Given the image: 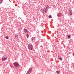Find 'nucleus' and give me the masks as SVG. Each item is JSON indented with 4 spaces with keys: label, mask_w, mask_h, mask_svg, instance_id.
<instances>
[{
    "label": "nucleus",
    "mask_w": 74,
    "mask_h": 74,
    "mask_svg": "<svg viewBox=\"0 0 74 74\" xmlns=\"http://www.w3.org/2000/svg\"><path fill=\"white\" fill-rule=\"evenodd\" d=\"M56 73L57 74H59L60 73V71H56Z\"/></svg>",
    "instance_id": "11"
},
{
    "label": "nucleus",
    "mask_w": 74,
    "mask_h": 74,
    "mask_svg": "<svg viewBox=\"0 0 74 74\" xmlns=\"http://www.w3.org/2000/svg\"><path fill=\"white\" fill-rule=\"evenodd\" d=\"M13 64L15 67H18L19 66V64L18 63L16 62L14 63Z\"/></svg>",
    "instance_id": "2"
},
{
    "label": "nucleus",
    "mask_w": 74,
    "mask_h": 74,
    "mask_svg": "<svg viewBox=\"0 0 74 74\" xmlns=\"http://www.w3.org/2000/svg\"><path fill=\"white\" fill-rule=\"evenodd\" d=\"M5 38H6V39H8V38H9L8 37V36H6L5 37Z\"/></svg>",
    "instance_id": "15"
},
{
    "label": "nucleus",
    "mask_w": 74,
    "mask_h": 74,
    "mask_svg": "<svg viewBox=\"0 0 74 74\" xmlns=\"http://www.w3.org/2000/svg\"><path fill=\"white\" fill-rule=\"evenodd\" d=\"M43 12H42L43 13H44V12H47V10H43Z\"/></svg>",
    "instance_id": "7"
},
{
    "label": "nucleus",
    "mask_w": 74,
    "mask_h": 74,
    "mask_svg": "<svg viewBox=\"0 0 74 74\" xmlns=\"http://www.w3.org/2000/svg\"><path fill=\"white\" fill-rule=\"evenodd\" d=\"M60 60H62V59L61 58H59Z\"/></svg>",
    "instance_id": "17"
},
{
    "label": "nucleus",
    "mask_w": 74,
    "mask_h": 74,
    "mask_svg": "<svg viewBox=\"0 0 74 74\" xmlns=\"http://www.w3.org/2000/svg\"><path fill=\"white\" fill-rule=\"evenodd\" d=\"M28 46V49H29V50H33V46H32V45L29 44Z\"/></svg>",
    "instance_id": "1"
},
{
    "label": "nucleus",
    "mask_w": 74,
    "mask_h": 74,
    "mask_svg": "<svg viewBox=\"0 0 74 74\" xmlns=\"http://www.w3.org/2000/svg\"><path fill=\"white\" fill-rule=\"evenodd\" d=\"M18 35L17 34L15 35V38H16V39H17V38H18Z\"/></svg>",
    "instance_id": "6"
},
{
    "label": "nucleus",
    "mask_w": 74,
    "mask_h": 74,
    "mask_svg": "<svg viewBox=\"0 0 74 74\" xmlns=\"http://www.w3.org/2000/svg\"><path fill=\"white\" fill-rule=\"evenodd\" d=\"M3 1V0H0V4L2 3Z\"/></svg>",
    "instance_id": "12"
},
{
    "label": "nucleus",
    "mask_w": 74,
    "mask_h": 74,
    "mask_svg": "<svg viewBox=\"0 0 74 74\" xmlns=\"http://www.w3.org/2000/svg\"><path fill=\"white\" fill-rule=\"evenodd\" d=\"M73 56H74V53H73Z\"/></svg>",
    "instance_id": "18"
},
{
    "label": "nucleus",
    "mask_w": 74,
    "mask_h": 74,
    "mask_svg": "<svg viewBox=\"0 0 74 74\" xmlns=\"http://www.w3.org/2000/svg\"><path fill=\"white\" fill-rule=\"evenodd\" d=\"M46 9H49V7L48 5H46Z\"/></svg>",
    "instance_id": "5"
},
{
    "label": "nucleus",
    "mask_w": 74,
    "mask_h": 74,
    "mask_svg": "<svg viewBox=\"0 0 74 74\" xmlns=\"http://www.w3.org/2000/svg\"><path fill=\"white\" fill-rule=\"evenodd\" d=\"M58 15L59 16H61L62 15V13H60L58 14Z\"/></svg>",
    "instance_id": "9"
},
{
    "label": "nucleus",
    "mask_w": 74,
    "mask_h": 74,
    "mask_svg": "<svg viewBox=\"0 0 74 74\" xmlns=\"http://www.w3.org/2000/svg\"><path fill=\"white\" fill-rule=\"evenodd\" d=\"M7 58L6 57L5 58V57L3 56L2 58V61H4V60H5L7 59Z\"/></svg>",
    "instance_id": "3"
},
{
    "label": "nucleus",
    "mask_w": 74,
    "mask_h": 74,
    "mask_svg": "<svg viewBox=\"0 0 74 74\" xmlns=\"http://www.w3.org/2000/svg\"><path fill=\"white\" fill-rule=\"evenodd\" d=\"M27 29H24V32L25 33H26V32H27Z\"/></svg>",
    "instance_id": "10"
},
{
    "label": "nucleus",
    "mask_w": 74,
    "mask_h": 74,
    "mask_svg": "<svg viewBox=\"0 0 74 74\" xmlns=\"http://www.w3.org/2000/svg\"><path fill=\"white\" fill-rule=\"evenodd\" d=\"M49 18H51V15H49Z\"/></svg>",
    "instance_id": "16"
},
{
    "label": "nucleus",
    "mask_w": 74,
    "mask_h": 74,
    "mask_svg": "<svg viewBox=\"0 0 74 74\" xmlns=\"http://www.w3.org/2000/svg\"><path fill=\"white\" fill-rule=\"evenodd\" d=\"M35 40H36V38H35V37H34L32 38V41H35Z\"/></svg>",
    "instance_id": "8"
},
{
    "label": "nucleus",
    "mask_w": 74,
    "mask_h": 74,
    "mask_svg": "<svg viewBox=\"0 0 74 74\" xmlns=\"http://www.w3.org/2000/svg\"><path fill=\"white\" fill-rule=\"evenodd\" d=\"M70 35H69L68 36V38L70 39Z\"/></svg>",
    "instance_id": "13"
},
{
    "label": "nucleus",
    "mask_w": 74,
    "mask_h": 74,
    "mask_svg": "<svg viewBox=\"0 0 74 74\" xmlns=\"http://www.w3.org/2000/svg\"><path fill=\"white\" fill-rule=\"evenodd\" d=\"M26 36L27 37V38H29V34H27Z\"/></svg>",
    "instance_id": "14"
},
{
    "label": "nucleus",
    "mask_w": 74,
    "mask_h": 74,
    "mask_svg": "<svg viewBox=\"0 0 74 74\" xmlns=\"http://www.w3.org/2000/svg\"><path fill=\"white\" fill-rule=\"evenodd\" d=\"M69 12H70V15H72V10H69Z\"/></svg>",
    "instance_id": "4"
}]
</instances>
